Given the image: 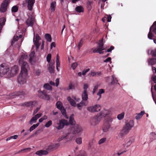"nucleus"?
I'll list each match as a JSON object with an SVG mask.
<instances>
[{"label":"nucleus","instance_id":"obj_1","mask_svg":"<svg viewBox=\"0 0 156 156\" xmlns=\"http://www.w3.org/2000/svg\"><path fill=\"white\" fill-rule=\"evenodd\" d=\"M9 67L2 64L0 66V76H2V75L6 74L8 77H10L16 75L19 71L18 67L17 66L15 65L11 68L9 71Z\"/></svg>","mask_w":156,"mask_h":156},{"label":"nucleus","instance_id":"obj_2","mask_svg":"<svg viewBox=\"0 0 156 156\" xmlns=\"http://www.w3.org/2000/svg\"><path fill=\"white\" fill-rule=\"evenodd\" d=\"M81 127L79 125L77 124H74L71 126L70 128L69 129V132L66 135H64L61 137V140H62L64 139H68L70 133L76 134L82 131Z\"/></svg>","mask_w":156,"mask_h":156},{"label":"nucleus","instance_id":"obj_3","mask_svg":"<svg viewBox=\"0 0 156 156\" xmlns=\"http://www.w3.org/2000/svg\"><path fill=\"white\" fill-rule=\"evenodd\" d=\"M134 125V122L133 120H130L126 122L122 129V133L124 134H126L129 133Z\"/></svg>","mask_w":156,"mask_h":156},{"label":"nucleus","instance_id":"obj_4","mask_svg":"<svg viewBox=\"0 0 156 156\" xmlns=\"http://www.w3.org/2000/svg\"><path fill=\"white\" fill-rule=\"evenodd\" d=\"M112 121V119L111 117H108L105 119V121L102 126L103 132H106L108 131L111 126L110 123Z\"/></svg>","mask_w":156,"mask_h":156},{"label":"nucleus","instance_id":"obj_5","mask_svg":"<svg viewBox=\"0 0 156 156\" xmlns=\"http://www.w3.org/2000/svg\"><path fill=\"white\" fill-rule=\"evenodd\" d=\"M103 39L102 38L99 41L98 46L97 47V48H95L93 50V52L94 53H98L99 54H103L104 51H102L105 50V49L103 47Z\"/></svg>","mask_w":156,"mask_h":156},{"label":"nucleus","instance_id":"obj_6","mask_svg":"<svg viewBox=\"0 0 156 156\" xmlns=\"http://www.w3.org/2000/svg\"><path fill=\"white\" fill-rule=\"evenodd\" d=\"M69 124L67 121L65 119H61L59 120V122L55 124V127L58 129L60 130L63 129L65 125Z\"/></svg>","mask_w":156,"mask_h":156},{"label":"nucleus","instance_id":"obj_7","mask_svg":"<svg viewBox=\"0 0 156 156\" xmlns=\"http://www.w3.org/2000/svg\"><path fill=\"white\" fill-rule=\"evenodd\" d=\"M28 73L20 72L18 79L17 80L19 83L23 84L26 82Z\"/></svg>","mask_w":156,"mask_h":156},{"label":"nucleus","instance_id":"obj_8","mask_svg":"<svg viewBox=\"0 0 156 156\" xmlns=\"http://www.w3.org/2000/svg\"><path fill=\"white\" fill-rule=\"evenodd\" d=\"M38 96L40 98L47 101L50 100V96L47 94L46 91L44 90L41 91L40 90L38 91Z\"/></svg>","mask_w":156,"mask_h":156},{"label":"nucleus","instance_id":"obj_9","mask_svg":"<svg viewBox=\"0 0 156 156\" xmlns=\"http://www.w3.org/2000/svg\"><path fill=\"white\" fill-rule=\"evenodd\" d=\"M10 2V0H5L3 2L0 8V12H4L6 11Z\"/></svg>","mask_w":156,"mask_h":156},{"label":"nucleus","instance_id":"obj_10","mask_svg":"<svg viewBox=\"0 0 156 156\" xmlns=\"http://www.w3.org/2000/svg\"><path fill=\"white\" fill-rule=\"evenodd\" d=\"M35 18L32 15L28 16V18L26 21V23L28 26L33 27L35 22Z\"/></svg>","mask_w":156,"mask_h":156},{"label":"nucleus","instance_id":"obj_11","mask_svg":"<svg viewBox=\"0 0 156 156\" xmlns=\"http://www.w3.org/2000/svg\"><path fill=\"white\" fill-rule=\"evenodd\" d=\"M101 107L99 105H96L92 106H90L87 108V110L89 111L93 112H98L101 109Z\"/></svg>","mask_w":156,"mask_h":156},{"label":"nucleus","instance_id":"obj_12","mask_svg":"<svg viewBox=\"0 0 156 156\" xmlns=\"http://www.w3.org/2000/svg\"><path fill=\"white\" fill-rule=\"evenodd\" d=\"M100 117L97 115L92 118L90 120V122L91 125L94 126L98 124L100 121Z\"/></svg>","mask_w":156,"mask_h":156},{"label":"nucleus","instance_id":"obj_13","mask_svg":"<svg viewBox=\"0 0 156 156\" xmlns=\"http://www.w3.org/2000/svg\"><path fill=\"white\" fill-rule=\"evenodd\" d=\"M20 64H21V72L27 73V68L28 67V63L26 62L22 61L21 63Z\"/></svg>","mask_w":156,"mask_h":156},{"label":"nucleus","instance_id":"obj_14","mask_svg":"<svg viewBox=\"0 0 156 156\" xmlns=\"http://www.w3.org/2000/svg\"><path fill=\"white\" fill-rule=\"evenodd\" d=\"M26 2L27 3V7L28 9L31 11L33 9V7L35 2V0H26Z\"/></svg>","mask_w":156,"mask_h":156},{"label":"nucleus","instance_id":"obj_15","mask_svg":"<svg viewBox=\"0 0 156 156\" xmlns=\"http://www.w3.org/2000/svg\"><path fill=\"white\" fill-rule=\"evenodd\" d=\"M40 39L41 37L37 34L36 35L35 41L34 38L33 39L34 42L37 48H38L40 45L41 43L39 42V40Z\"/></svg>","mask_w":156,"mask_h":156},{"label":"nucleus","instance_id":"obj_16","mask_svg":"<svg viewBox=\"0 0 156 156\" xmlns=\"http://www.w3.org/2000/svg\"><path fill=\"white\" fill-rule=\"evenodd\" d=\"M109 113V111L106 110H104L102 111L99 114H98L97 115L99 116L100 119L103 117H105L107 115H108Z\"/></svg>","mask_w":156,"mask_h":156},{"label":"nucleus","instance_id":"obj_17","mask_svg":"<svg viewBox=\"0 0 156 156\" xmlns=\"http://www.w3.org/2000/svg\"><path fill=\"white\" fill-rule=\"evenodd\" d=\"M25 94V90H23L18 92H15L11 94L12 98L15 97V96H19L21 95H24Z\"/></svg>","mask_w":156,"mask_h":156},{"label":"nucleus","instance_id":"obj_18","mask_svg":"<svg viewBox=\"0 0 156 156\" xmlns=\"http://www.w3.org/2000/svg\"><path fill=\"white\" fill-rule=\"evenodd\" d=\"M36 103V102L35 101L27 102L23 103L22 105L23 106H25L27 107H31L32 108L33 106H34Z\"/></svg>","mask_w":156,"mask_h":156},{"label":"nucleus","instance_id":"obj_19","mask_svg":"<svg viewBox=\"0 0 156 156\" xmlns=\"http://www.w3.org/2000/svg\"><path fill=\"white\" fill-rule=\"evenodd\" d=\"M5 21L6 19L4 17H2L0 19V33L3 26L5 24Z\"/></svg>","mask_w":156,"mask_h":156},{"label":"nucleus","instance_id":"obj_20","mask_svg":"<svg viewBox=\"0 0 156 156\" xmlns=\"http://www.w3.org/2000/svg\"><path fill=\"white\" fill-rule=\"evenodd\" d=\"M48 152L47 151L41 150L36 151L35 154L41 156L43 155H46L48 154Z\"/></svg>","mask_w":156,"mask_h":156},{"label":"nucleus","instance_id":"obj_21","mask_svg":"<svg viewBox=\"0 0 156 156\" xmlns=\"http://www.w3.org/2000/svg\"><path fill=\"white\" fill-rule=\"evenodd\" d=\"M55 63L54 62L53 63L51 62L49 64V66L48 67V69L50 73H53L54 71L55 67L53 66Z\"/></svg>","mask_w":156,"mask_h":156},{"label":"nucleus","instance_id":"obj_22","mask_svg":"<svg viewBox=\"0 0 156 156\" xmlns=\"http://www.w3.org/2000/svg\"><path fill=\"white\" fill-rule=\"evenodd\" d=\"M82 100L83 101H87L88 98V95L87 92L85 91H83L82 94Z\"/></svg>","mask_w":156,"mask_h":156},{"label":"nucleus","instance_id":"obj_23","mask_svg":"<svg viewBox=\"0 0 156 156\" xmlns=\"http://www.w3.org/2000/svg\"><path fill=\"white\" fill-rule=\"evenodd\" d=\"M59 146L58 144H55L52 145H50L48 148V149L50 150H53L57 148Z\"/></svg>","mask_w":156,"mask_h":156},{"label":"nucleus","instance_id":"obj_24","mask_svg":"<svg viewBox=\"0 0 156 156\" xmlns=\"http://www.w3.org/2000/svg\"><path fill=\"white\" fill-rule=\"evenodd\" d=\"M75 10L77 12L81 13L84 12L83 8L81 5L76 6L75 8Z\"/></svg>","mask_w":156,"mask_h":156},{"label":"nucleus","instance_id":"obj_25","mask_svg":"<svg viewBox=\"0 0 156 156\" xmlns=\"http://www.w3.org/2000/svg\"><path fill=\"white\" fill-rule=\"evenodd\" d=\"M112 80L111 82L110 83L111 84L113 85L117 83L119 84L118 82V80L115 77V76L114 75H112Z\"/></svg>","mask_w":156,"mask_h":156},{"label":"nucleus","instance_id":"obj_26","mask_svg":"<svg viewBox=\"0 0 156 156\" xmlns=\"http://www.w3.org/2000/svg\"><path fill=\"white\" fill-rule=\"evenodd\" d=\"M85 101L83 100L79 104H78L76 105V106L79 109L81 110V107L83 106H86L87 104L86 103Z\"/></svg>","mask_w":156,"mask_h":156},{"label":"nucleus","instance_id":"obj_27","mask_svg":"<svg viewBox=\"0 0 156 156\" xmlns=\"http://www.w3.org/2000/svg\"><path fill=\"white\" fill-rule=\"evenodd\" d=\"M56 6V2L55 1L52 2L51 4L50 9L52 12H54Z\"/></svg>","mask_w":156,"mask_h":156},{"label":"nucleus","instance_id":"obj_28","mask_svg":"<svg viewBox=\"0 0 156 156\" xmlns=\"http://www.w3.org/2000/svg\"><path fill=\"white\" fill-rule=\"evenodd\" d=\"M27 58V55L26 54H23L21 55L19 59V63H21L22 61L24 59H26Z\"/></svg>","mask_w":156,"mask_h":156},{"label":"nucleus","instance_id":"obj_29","mask_svg":"<svg viewBox=\"0 0 156 156\" xmlns=\"http://www.w3.org/2000/svg\"><path fill=\"white\" fill-rule=\"evenodd\" d=\"M67 100L69 101L70 102V104L73 106L75 107L76 106V103L70 97H68L67 98Z\"/></svg>","mask_w":156,"mask_h":156},{"label":"nucleus","instance_id":"obj_30","mask_svg":"<svg viewBox=\"0 0 156 156\" xmlns=\"http://www.w3.org/2000/svg\"><path fill=\"white\" fill-rule=\"evenodd\" d=\"M152 28V26H151L150 28V31L148 34V38L150 39H152L154 36V35L151 32Z\"/></svg>","mask_w":156,"mask_h":156},{"label":"nucleus","instance_id":"obj_31","mask_svg":"<svg viewBox=\"0 0 156 156\" xmlns=\"http://www.w3.org/2000/svg\"><path fill=\"white\" fill-rule=\"evenodd\" d=\"M44 88L48 90H52V87L48 83H45L43 86Z\"/></svg>","mask_w":156,"mask_h":156},{"label":"nucleus","instance_id":"obj_32","mask_svg":"<svg viewBox=\"0 0 156 156\" xmlns=\"http://www.w3.org/2000/svg\"><path fill=\"white\" fill-rule=\"evenodd\" d=\"M56 105L57 108L59 109H61L62 108L64 107L63 106L62 103L60 101H57L56 103Z\"/></svg>","mask_w":156,"mask_h":156},{"label":"nucleus","instance_id":"obj_33","mask_svg":"<svg viewBox=\"0 0 156 156\" xmlns=\"http://www.w3.org/2000/svg\"><path fill=\"white\" fill-rule=\"evenodd\" d=\"M73 115H71L69 117V122L71 125V126H72V125H74L75 124V122L74 119L73 117Z\"/></svg>","mask_w":156,"mask_h":156},{"label":"nucleus","instance_id":"obj_34","mask_svg":"<svg viewBox=\"0 0 156 156\" xmlns=\"http://www.w3.org/2000/svg\"><path fill=\"white\" fill-rule=\"evenodd\" d=\"M45 37L47 40L48 42H51V35L48 34H47L45 35Z\"/></svg>","mask_w":156,"mask_h":156},{"label":"nucleus","instance_id":"obj_35","mask_svg":"<svg viewBox=\"0 0 156 156\" xmlns=\"http://www.w3.org/2000/svg\"><path fill=\"white\" fill-rule=\"evenodd\" d=\"M39 124V123H38L36 124H34L33 126L30 127L29 129L30 132H31L34 129L38 126Z\"/></svg>","mask_w":156,"mask_h":156},{"label":"nucleus","instance_id":"obj_36","mask_svg":"<svg viewBox=\"0 0 156 156\" xmlns=\"http://www.w3.org/2000/svg\"><path fill=\"white\" fill-rule=\"evenodd\" d=\"M83 41L82 38L78 42L77 47L78 49L80 50V48L83 46Z\"/></svg>","mask_w":156,"mask_h":156},{"label":"nucleus","instance_id":"obj_37","mask_svg":"<svg viewBox=\"0 0 156 156\" xmlns=\"http://www.w3.org/2000/svg\"><path fill=\"white\" fill-rule=\"evenodd\" d=\"M152 26V29L153 32L156 35V21L154 22Z\"/></svg>","mask_w":156,"mask_h":156},{"label":"nucleus","instance_id":"obj_38","mask_svg":"<svg viewBox=\"0 0 156 156\" xmlns=\"http://www.w3.org/2000/svg\"><path fill=\"white\" fill-rule=\"evenodd\" d=\"M104 92L105 91L103 89H101L99 90V91L97 94V95H98L99 96V98L98 99V100L100 98H101V94H103L104 93Z\"/></svg>","mask_w":156,"mask_h":156},{"label":"nucleus","instance_id":"obj_39","mask_svg":"<svg viewBox=\"0 0 156 156\" xmlns=\"http://www.w3.org/2000/svg\"><path fill=\"white\" fill-rule=\"evenodd\" d=\"M149 62L151 65H153L156 63V58H153L149 61Z\"/></svg>","mask_w":156,"mask_h":156},{"label":"nucleus","instance_id":"obj_40","mask_svg":"<svg viewBox=\"0 0 156 156\" xmlns=\"http://www.w3.org/2000/svg\"><path fill=\"white\" fill-rule=\"evenodd\" d=\"M34 54H35V53L34 52H32L30 53V54L29 55V56H30L29 61L31 63V62L33 59V58L34 56Z\"/></svg>","mask_w":156,"mask_h":156},{"label":"nucleus","instance_id":"obj_41","mask_svg":"<svg viewBox=\"0 0 156 156\" xmlns=\"http://www.w3.org/2000/svg\"><path fill=\"white\" fill-rule=\"evenodd\" d=\"M37 120V119L34 116L29 121L30 124L31 125L33 123H35Z\"/></svg>","mask_w":156,"mask_h":156},{"label":"nucleus","instance_id":"obj_42","mask_svg":"<svg viewBox=\"0 0 156 156\" xmlns=\"http://www.w3.org/2000/svg\"><path fill=\"white\" fill-rule=\"evenodd\" d=\"M18 7L17 5H15L13 6L11 9L12 12H16L18 10Z\"/></svg>","mask_w":156,"mask_h":156},{"label":"nucleus","instance_id":"obj_43","mask_svg":"<svg viewBox=\"0 0 156 156\" xmlns=\"http://www.w3.org/2000/svg\"><path fill=\"white\" fill-rule=\"evenodd\" d=\"M19 39L18 36H14L12 40L11 41V45H13L15 42L17 41Z\"/></svg>","mask_w":156,"mask_h":156},{"label":"nucleus","instance_id":"obj_44","mask_svg":"<svg viewBox=\"0 0 156 156\" xmlns=\"http://www.w3.org/2000/svg\"><path fill=\"white\" fill-rule=\"evenodd\" d=\"M124 116V112H122L118 115L117 116V118L119 120H121L123 118Z\"/></svg>","mask_w":156,"mask_h":156},{"label":"nucleus","instance_id":"obj_45","mask_svg":"<svg viewBox=\"0 0 156 156\" xmlns=\"http://www.w3.org/2000/svg\"><path fill=\"white\" fill-rule=\"evenodd\" d=\"M56 66H60V62L59 61V57L58 54H57L56 56Z\"/></svg>","mask_w":156,"mask_h":156},{"label":"nucleus","instance_id":"obj_46","mask_svg":"<svg viewBox=\"0 0 156 156\" xmlns=\"http://www.w3.org/2000/svg\"><path fill=\"white\" fill-rule=\"evenodd\" d=\"M133 142L134 140L133 139H130L126 143L127 147H128Z\"/></svg>","mask_w":156,"mask_h":156},{"label":"nucleus","instance_id":"obj_47","mask_svg":"<svg viewBox=\"0 0 156 156\" xmlns=\"http://www.w3.org/2000/svg\"><path fill=\"white\" fill-rule=\"evenodd\" d=\"M52 124V121L51 120L49 121L45 125V127L48 128Z\"/></svg>","mask_w":156,"mask_h":156},{"label":"nucleus","instance_id":"obj_48","mask_svg":"<svg viewBox=\"0 0 156 156\" xmlns=\"http://www.w3.org/2000/svg\"><path fill=\"white\" fill-rule=\"evenodd\" d=\"M106 140V138H103L100 139L98 141V144H101L105 142Z\"/></svg>","mask_w":156,"mask_h":156},{"label":"nucleus","instance_id":"obj_49","mask_svg":"<svg viewBox=\"0 0 156 156\" xmlns=\"http://www.w3.org/2000/svg\"><path fill=\"white\" fill-rule=\"evenodd\" d=\"M75 141L76 143L79 144H80L82 143V139L80 137L76 138Z\"/></svg>","mask_w":156,"mask_h":156},{"label":"nucleus","instance_id":"obj_50","mask_svg":"<svg viewBox=\"0 0 156 156\" xmlns=\"http://www.w3.org/2000/svg\"><path fill=\"white\" fill-rule=\"evenodd\" d=\"M61 111V112L62 114L63 115H65L66 114V110L65 109V108L64 107L62 108L61 109H60Z\"/></svg>","mask_w":156,"mask_h":156},{"label":"nucleus","instance_id":"obj_51","mask_svg":"<svg viewBox=\"0 0 156 156\" xmlns=\"http://www.w3.org/2000/svg\"><path fill=\"white\" fill-rule=\"evenodd\" d=\"M51 55L50 54H48L46 57L47 61L49 62L51 61Z\"/></svg>","mask_w":156,"mask_h":156},{"label":"nucleus","instance_id":"obj_52","mask_svg":"<svg viewBox=\"0 0 156 156\" xmlns=\"http://www.w3.org/2000/svg\"><path fill=\"white\" fill-rule=\"evenodd\" d=\"M41 73V70L40 69H36L35 70V74L37 76H39L40 75Z\"/></svg>","mask_w":156,"mask_h":156},{"label":"nucleus","instance_id":"obj_53","mask_svg":"<svg viewBox=\"0 0 156 156\" xmlns=\"http://www.w3.org/2000/svg\"><path fill=\"white\" fill-rule=\"evenodd\" d=\"M85 153L84 151H81L80 152V153L77 156H85Z\"/></svg>","mask_w":156,"mask_h":156},{"label":"nucleus","instance_id":"obj_54","mask_svg":"<svg viewBox=\"0 0 156 156\" xmlns=\"http://www.w3.org/2000/svg\"><path fill=\"white\" fill-rule=\"evenodd\" d=\"M77 66V63L75 62L73 63L72 65V67L73 68V69H75L76 68Z\"/></svg>","mask_w":156,"mask_h":156},{"label":"nucleus","instance_id":"obj_55","mask_svg":"<svg viewBox=\"0 0 156 156\" xmlns=\"http://www.w3.org/2000/svg\"><path fill=\"white\" fill-rule=\"evenodd\" d=\"M114 49V47L113 46H111L110 47V48L108 49L106 52H111V51L112 50H113Z\"/></svg>","mask_w":156,"mask_h":156},{"label":"nucleus","instance_id":"obj_56","mask_svg":"<svg viewBox=\"0 0 156 156\" xmlns=\"http://www.w3.org/2000/svg\"><path fill=\"white\" fill-rule=\"evenodd\" d=\"M88 87V86L87 84H84L83 85V91H85L86 92H87V90Z\"/></svg>","mask_w":156,"mask_h":156},{"label":"nucleus","instance_id":"obj_57","mask_svg":"<svg viewBox=\"0 0 156 156\" xmlns=\"http://www.w3.org/2000/svg\"><path fill=\"white\" fill-rule=\"evenodd\" d=\"M89 70H90L89 69H86L82 71V75H85L86 74V73H87L88 72Z\"/></svg>","mask_w":156,"mask_h":156},{"label":"nucleus","instance_id":"obj_58","mask_svg":"<svg viewBox=\"0 0 156 156\" xmlns=\"http://www.w3.org/2000/svg\"><path fill=\"white\" fill-rule=\"evenodd\" d=\"M41 113H38L35 115L34 117L37 120L38 119L41 117Z\"/></svg>","mask_w":156,"mask_h":156},{"label":"nucleus","instance_id":"obj_59","mask_svg":"<svg viewBox=\"0 0 156 156\" xmlns=\"http://www.w3.org/2000/svg\"><path fill=\"white\" fill-rule=\"evenodd\" d=\"M153 56L156 57V50H152L151 52Z\"/></svg>","mask_w":156,"mask_h":156},{"label":"nucleus","instance_id":"obj_60","mask_svg":"<svg viewBox=\"0 0 156 156\" xmlns=\"http://www.w3.org/2000/svg\"><path fill=\"white\" fill-rule=\"evenodd\" d=\"M40 107H39V108L38 107L35 110H34L33 112V115H34V114H36L38 112V111L39 110V109H40Z\"/></svg>","mask_w":156,"mask_h":156},{"label":"nucleus","instance_id":"obj_61","mask_svg":"<svg viewBox=\"0 0 156 156\" xmlns=\"http://www.w3.org/2000/svg\"><path fill=\"white\" fill-rule=\"evenodd\" d=\"M98 85L97 84L95 85L94 87V88L93 89V93H94L98 89Z\"/></svg>","mask_w":156,"mask_h":156},{"label":"nucleus","instance_id":"obj_62","mask_svg":"<svg viewBox=\"0 0 156 156\" xmlns=\"http://www.w3.org/2000/svg\"><path fill=\"white\" fill-rule=\"evenodd\" d=\"M111 58L110 57H108L104 61V62H111Z\"/></svg>","mask_w":156,"mask_h":156},{"label":"nucleus","instance_id":"obj_63","mask_svg":"<svg viewBox=\"0 0 156 156\" xmlns=\"http://www.w3.org/2000/svg\"><path fill=\"white\" fill-rule=\"evenodd\" d=\"M69 89H72L74 88V86L71 83L69 86Z\"/></svg>","mask_w":156,"mask_h":156},{"label":"nucleus","instance_id":"obj_64","mask_svg":"<svg viewBox=\"0 0 156 156\" xmlns=\"http://www.w3.org/2000/svg\"><path fill=\"white\" fill-rule=\"evenodd\" d=\"M55 82L56 85L57 87L59 84V79L58 78L56 79L55 80Z\"/></svg>","mask_w":156,"mask_h":156}]
</instances>
